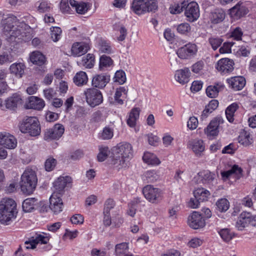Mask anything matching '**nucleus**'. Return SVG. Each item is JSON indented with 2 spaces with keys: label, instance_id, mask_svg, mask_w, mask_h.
<instances>
[{
  "label": "nucleus",
  "instance_id": "obj_1",
  "mask_svg": "<svg viewBox=\"0 0 256 256\" xmlns=\"http://www.w3.org/2000/svg\"><path fill=\"white\" fill-rule=\"evenodd\" d=\"M132 148L128 142H121L112 150V164L118 168H126L130 158L132 156Z\"/></svg>",
  "mask_w": 256,
  "mask_h": 256
},
{
  "label": "nucleus",
  "instance_id": "obj_2",
  "mask_svg": "<svg viewBox=\"0 0 256 256\" xmlns=\"http://www.w3.org/2000/svg\"><path fill=\"white\" fill-rule=\"evenodd\" d=\"M18 210L16 204L14 200L4 198L0 202V222L2 224L8 225L16 217Z\"/></svg>",
  "mask_w": 256,
  "mask_h": 256
},
{
  "label": "nucleus",
  "instance_id": "obj_3",
  "mask_svg": "<svg viewBox=\"0 0 256 256\" xmlns=\"http://www.w3.org/2000/svg\"><path fill=\"white\" fill-rule=\"evenodd\" d=\"M38 182L36 172L30 168H26L21 176L20 182L21 190L24 194H30L35 190Z\"/></svg>",
  "mask_w": 256,
  "mask_h": 256
},
{
  "label": "nucleus",
  "instance_id": "obj_4",
  "mask_svg": "<svg viewBox=\"0 0 256 256\" xmlns=\"http://www.w3.org/2000/svg\"><path fill=\"white\" fill-rule=\"evenodd\" d=\"M20 132L32 136H36L41 132L40 122L37 118L28 116L24 118L20 126Z\"/></svg>",
  "mask_w": 256,
  "mask_h": 256
},
{
  "label": "nucleus",
  "instance_id": "obj_5",
  "mask_svg": "<svg viewBox=\"0 0 256 256\" xmlns=\"http://www.w3.org/2000/svg\"><path fill=\"white\" fill-rule=\"evenodd\" d=\"M87 103L92 107L100 104L103 100L102 92L94 88H87L84 92Z\"/></svg>",
  "mask_w": 256,
  "mask_h": 256
},
{
  "label": "nucleus",
  "instance_id": "obj_6",
  "mask_svg": "<svg viewBox=\"0 0 256 256\" xmlns=\"http://www.w3.org/2000/svg\"><path fill=\"white\" fill-rule=\"evenodd\" d=\"M198 50V46L195 44L188 43L178 48L176 54L180 59L188 60L194 57Z\"/></svg>",
  "mask_w": 256,
  "mask_h": 256
},
{
  "label": "nucleus",
  "instance_id": "obj_7",
  "mask_svg": "<svg viewBox=\"0 0 256 256\" xmlns=\"http://www.w3.org/2000/svg\"><path fill=\"white\" fill-rule=\"evenodd\" d=\"M184 14L187 20L194 22L200 16V9L198 4L195 2H189L186 0Z\"/></svg>",
  "mask_w": 256,
  "mask_h": 256
},
{
  "label": "nucleus",
  "instance_id": "obj_8",
  "mask_svg": "<svg viewBox=\"0 0 256 256\" xmlns=\"http://www.w3.org/2000/svg\"><path fill=\"white\" fill-rule=\"evenodd\" d=\"M145 198L152 203H156L162 196V191L152 185H147L142 190Z\"/></svg>",
  "mask_w": 256,
  "mask_h": 256
},
{
  "label": "nucleus",
  "instance_id": "obj_9",
  "mask_svg": "<svg viewBox=\"0 0 256 256\" xmlns=\"http://www.w3.org/2000/svg\"><path fill=\"white\" fill-rule=\"evenodd\" d=\"M224 120L222 117L218 116L214 118L204 129L205 134L208 137L218 136L220 125L224 123Z\"/></svg>",
  "mask_w": 256,
  "mask_h": 256
},
{
  "label": "nucleus",
  "instance_id": "obj_10",
  "mask_svg": "<svg viewBox=\"0 0 256 256\" xmlns=\"http://www.w3.org/2000/svg\"><path fill=\"white\" fill-rule=\"evenodd\" d=\"M64 132V126L60 124H56L52 128L46 130L44 138L48 141L58 140L62 136Z\"/></svg>",
  "mask_w": 256,
  "mask_h": 256
},
{
  "label": "nucleus",
  "instance_id": "obj_11",
  "mask_svg": "<svg viewBox=\"0 0 256 256\" xmlns=\"http://www.w3.org/2000/svg\"><path fill=\"white\" fill-rule=\"evenodd\" d=\"M0 145L8 149H14L17 146L15 137L6 132H0Z\"/></svg>",
  "mask_w": 256,
  "mask_h": 256
},
{
  "label": "nucleus",
  "instance_id": "obj_12",
  "mask_svg": "<svg viewBox=\"0 0 256 256\" xmlns=\"http://www.w3.org/2000/svg\"><path fill=\"white\" fill-rule=\"evenodd\" d=\"M188 224L192 228L196 230L204 228L206 222L198 212H194L188 218Z\"/></svg>",
  "mask_w": 256,
  "mask_h": 256
},
{
  "label": "nucleus",
  "instance_id": "obj_13",
  "mask_svg": "<svg viewBox=\"0 0 256 256\" xmlns=\"http://www.w3.org/2000/svg\"><path fill=\"white\" fill-rule=\"evenodd\" d=\"M248 12L244 4L240 2L230 10V14L234 19L238 20L246 14Z\"/></svg>",
  "mask_w": 256,
  "mask_h": 256
},
{
  "label": "nucleus",
  "instance_id": "obj_14",
  "mask_svg": "<svg viewBox=\"0 0 256 256\" xmlns=\"http://www.w3.org/2000/svg\"><path fill=\"white\" fill-rule=\"evenodd\" d=\"M33 238L31 242H25L24 248L26 250L34 249L36 248V244H47L50 240L49 236L44 234H38Z\"/></svg>",
  "mask_w": 256,
  "mask_h": 256
},
{
  "label": "nucleus",
  "instance_id": "obj_15",
  "mask_svg": "<svg viewBox=\"0 0 256 256\" xmlns=\"http://www.w3.org/2000/svg\"><path fill=\"white\" fill-rule=\"evenodd\" d=\"M234 63L229 58H222L218 61L216 66V69L223 74L229 73L234 70Z\"/></svg>",
  "mask_w": 256,
  "mask_h": 256
},
{
  "label": "nucleus",
  "instance_id": "obj_16",
  "mask_svg": "<svg viewBox=\"0 0 256 256\" xmlns=\"http://www.w3.org/2000/svg\"><path fill=\"white\" fill-rule=\"evenodd\" d=\"M243 170L238 165H233L230 170L222 172L220 174L224 180H227L230 176H234V178L238 180L242 176Z\"/></svg>",
  "mask_w": 256,
  "mask_h": 256
},
{
  "label": "nucleus",
  "instance_id": "obj_17",
  "mask_svg": "<svg viewBox=\"0 0 256 256\" xmlns=\"http://www.w3.org/2000/svg\"><path fill=\"white\" fill-rule=\"evenodd\" d=\"M70 181L71 178L68 176L58 178L53 183L54 193L60 194L62 192L66 184Z\"/></svg>",
  "mask_w": 256,
  "mask_h": 256
},
{
  "label": "nucleus",
  "instance_id": "obj_18",
  "mask_svg": "<svg viewBox=\"0 0 256 256\" xmlns=\"http://www.w3.org/2000/svg\"><path fill=\"white\" fill-rule=\"evenodd\" d=\"M252 215L248 212H242L239 218L236 223V227L240 230H242L249 224L252 226Z\"/></svg>",
  "mask_w": 256,
  "mask_h": 256
},
{
  "label": "nucleus",
  "instance_id": "obj_19",
  "mask_svg": "<svg viewBox=\"0 0 256 256\" xmlns=\"http://www.w3.org/2000/svg\"><path fill=\"white\" fill-rule=\"evenodd\" d=\"M50 208L54 213L58 214L62 211L63 203L62 199L57 194L53 193L50 198Z\"/></svg>",
  "mask_w": 256,
  "mask_h": 256
},
{
  "label": "nucleus",
  "instance_id": "obj_20",
  "mask_svg": "<svg viewBox=\"0 0 256 256\" xmlns=\"http://www.w3.org/2000/svg\"><path fill=\"white\" fill-rule=\"evenodd\" d=\"M189 146L197 156H202L205 150V144L202 140L195 139L192 140L189 142Z\"/></svg>",
  "mask_w": 256,
  "mask_h": 256
},
{
  "label": "nucleus",
  "instance_id": "obj_21",
  "mask_svg": "<svg viewBox=\"0 0 256 256\" xmlns=\"http://www.w3.org/2000/svg\"><path fill=\"white\" fill-rule=\"evenodd\" d=\"M88 48V44L85 42H74L72 46V54L74 56H80L86 52Z\"/></svg>",
  "mask_w": 256,
  "mask_h": 256
},
{
  "label": "nucleus",
  "instance_id": "obj_22",
  "mask_svg": "<svg viewBox=\"0 0 256 256\" xmlns=\"http://www.w3.org/2000/svg\"><path fill=\"white\" fill-rule=\"evenodd\" d=\"M229 86L234 90H241L246 84V80L243 76H234L227 80Z\"/></svg>",
  "mask_w": 256,
  "mask_h": 256
},
{
  "label": "nucleus",
  "instance_id": "obj_23",
  "mask_svg": "<svg viewBox=\"0 0 256 256\" xmlns=\"http://www.w3.org/2000/svg\"><path fill=\"white\" fill-rule=\"evenodd\" d=\"M110 76L104 74H96L92 78V84L93 86L102 88L110 81Z\"/></svg>",
  "mask_w": 256,
  "mask_h": 256
},
{
  "label": "nucleus",
  "instance_id": "obj_24",
  "mask_svg": "<svg viewBox=\"0 0 256 256\" xmlns=\"http://www.w3.org/2000/svg\"><path fill=\"white\" fill-rule=\"evenodd\" d=\"M190 72L188 68L178 70L174 74L175 80L180 84H184L189 81Z\"/></svg>",
  "mask_w": 256,
  "mask_h": 256
},
{
  "label": "nucleus",
  "instance_id": "obj_25",
  "mask_svg": "<svg viewBox=\"0 0 256 256\" xmlns=\"http://www.w3.org/2000/svg\"><path fill=\"white\" fill-rule=\"evenodd\" d=\"M70 4L76 12L79 14H84L90 8L91 6L88 2L70 0Z\"/></svg>",
  "mask_w": 256,
  "mask_h": 256
},
{
  "label": "nucleus",
  "instance_id": "obj_26",
  "mask_svg": "<svg viewBox=\"0 0 256 256\" xmlns=\"http://www.w3.org/2000/svg\"><path fill=\"white\" fill-rule=\"evenodd\" d=\"M26 66L22 62H15L12 64L9 68L10 73L16 78H21L24 74Z\"/></svg>",
  "mask_w": 256,
  "mask_h": 256
},
{
  "label": "nucleus",
  "instance_id": "obj_27",
  "mask_svg": "<svg viewBox=\"0 0 256 256\" xmlns=\"http://www.w3.org/2000/svg\"><path fill=\"white\" fill-rule=\"evenodd\" d=\"M45 106L44 100L39 98L32 96L28 98L27 106L28 108L41 110Z\"/></svg>",
  "mask_w": 256,
  "mask_h": 256
},
{
  "label": "nucleus",
  "instance_id": "obj_28",
  "mask_svg": "<svg viewBox=\"0 0 256 256\" xmlns=\"http://www.w3.org/2000/svg\"><path fill=\"white\" fill-rule=\"evenodd\" d=\"M140 112V110L138 108H134L132 109L126 119V123L129 126L134 128L136 126L139 118Z\"/></svg>",
  "mask_w": 256,
  "mask_h": 256
},
{
  "label": "nucleus",
  "instance_id": "obj_29",
  "mask_svg": "<svg viewBox=\"0 0 256 256\" xmlns=\"http://www.w3.org/2000/svg\"><path fill=\"white\" fill-rule=\"evenodd\" d=\"M131 9L134 14L138 16L146 13L144 0H133Z\"/></svg>",
  "mask_w": 256,
  "mask_h": 256
},
{
  "label": "nucleus",
  "instance_id": "obj_30",
  "mask_svg": "<svg viewBox=\"0 0 256 256\" xmlns=\"http://www.w3.org/2000/svg\"><path fill=\"white\" fill-rule=\"evenodd\" d=\"M38 202L35 198H28L22 202V208L24 212H30L38 208Z\"/></svg>",
  "mask_w": 256,
  "mask_h": 256
},
{
  "label": "nucleus",
  "instance_id": "obj_31",
  "mask_svg": "<svg viewBox=\"0 0 256 256\" xmlns=\"http://www.w3.org/2000/svg\"><path fill=\"white\" fill-rule=\"evenodd\" d=\"M128 88L124 86H120L116 88L114 94V100L119 104H122L124 100L127 98Z\"/></svg>",
  "mask_w": 256,
  "mask_h": 256
},
{
  "label": "nucleus",
  "instance_id": "obj_32",
  "mask_svg": "<svg viewBox=\"0 0 256 256\" xmlns=\"http://www.w3.org/2000/svg\"><path fill=\"white\" fill-rule=\"evenodd\" d=\"M78 65L86 68H91L94 64L95 57L93 54H88L82 56V59L78 62Z\"/></svg>",
  "mask_w": 256,
  "mask_h": 256
},
{
  "label": "nucleus",
  "instance_id": "obj_33",
  "mask_svg": "<svg viewBox=\"0 0 256 256\" xmlns=\"http://www.w3.org/2000/svg\"><path fill=\"white\" fill-rule=\"evenodd\" d=\"M226 14L223 10L217 9L211 13L210 20L212 23L216 24L222 22Z\"/></svg>",
  "mask_w": 256,
  "mask_h": 256
},
{
  "label": "nucleus",
  "instance_id": "obj_34",
  "mask_svg": "<svg viewBox=\"0 0 256 256\" xmlns=\"http://www.w3.org/2000/svg\"><path fill=\"white\" fill-rule=\"evenodd\" d=\"M98 48L100 53L112 54L114 52V50L110 44L106 40L100 39L98 40Z\"/></svg>",
  "mask_w": 256,
  "mask_h": 256
},
{
  "label": "nucleus",
  "instance_id": "obj_35",
  "mask_svg": "<svg viewBox=\"0 0 256 256\" xmlns=\"http://www.w3.org/2000/svg\"><path fill=\"white\" fill-rule=\"evenodd\" d=\"M224 86L222 84H217L214 86H210L206 89L207 96L211 98H214L218 96V92L222 90Z\"/></svg>",
  "mask_w": 256,
  "mask_h": 256
},
{
  "label": "nucleus",
  "instance_id": "obj_36",
  "mask_svg": "<svg viewBox=\"0 0 256 256\" xmlns=\"http://www.w3.org/2000/svg\"><path fill=\"white\" fill-rule=\"evenodd\" d=\"M30 60L33 64L38 66H42L46 62L44 56L38 51H34L30 54Z\"/></svg>",
  "mask_w": 256,
  "mask_h": 256
},
{
  "label": "nucleus",
  "instance_id": "obj_37",
  "mask_svg": "<svg viewBox=\"0 0 256 256\" xmlns=\"http://www.w3.org/2000/svg\"><path fill=\"white\" fill-rule=\"evenodd\" d=\"M74 82L78 86L85 85L88 82V77L86 72L80 71L77 72L74 77Z\"/></svg>",
  "mask_w": 256,
  "mask_h": 256
},
{
  "label": "nucleus",
  "instance_id": "obj_38",
  "mask_svg": "<svg viewBox=\"0 0 256 256\" xmlns=\"http://www.w3.org/2000/svg\"><path fill=\"white\" fill-rule=\"evenodd\" d=\"M218 102L217 100H210L202 111L201 115L202 118L204 119L207 118L208 114L215 110L218 108Z\"/></svg>",
  "mask_w": 256,
  "mask_h": 256
},
{
  "label": "nucleus",
  "instance_id": "obj_39",
  "mask_svg": "<svg viewBox=\"0 0 256 256\" xmlns=\"http://www.w3.org/2000/svg\"><path fill=\"white\" fill-rule=\"evenodd\" d=\"M194 194L196 198L201 202L208 200V196H210V192L204 188H198L194 192Z\"/></svg>",
  "mask_w": 256,
  "mask_h": 256
},
{
  "label": "nucleus",
  "instance_id": "obj_40",
  "mask_svg": "<svg viewBox=\"0 0 256 256\" xmlns=\"http://www.w3.org/2000/svg\"><path fill=\"white\" fill-rule=\"evenodd\" d=\"M238 142L244 146H248L251 144L252 142V138L250 132L243 130L242 132L238 138Z\"/></svg>",
  "mask_w": 256,
  "mask_h": 256
},
{
  "label": "nucleus",
  "instance_id": "obj_41",
  "mask_svg": "<svg viewBox=\"0 0 256 256\" xmlns=\"http://www.w3.org/2000/svg\"><path fill=\"white\" fill-rule=\"evenodd\" d=\"M142 159L146 163L148 164L158 165L160 163V161L156 155L149 152L144 154Z\"/></svg>",
  "mask_w": 256,
  "mask_h": 256
},
{
  "label": "nucleus",
  "instance_id": "obj_42",
  "mask_svg": "<svg viewBox=\"0 0 256 256\" xmlns=\"http://www.w3.org/2000/svg\"><path fill=\"white\" fill-rule=\"evenodd\" d=\"M35 6L39 12H48L52 8L51 4L45 0L37 2Z\"/></svg>",
  "mask_w": 256,
  "mask_h": 256
},
{
  "label": "nucleus",
  "instance_id": "obj_43",
  "mask_svg": "<svg viewBox=\"0 0 256 256\" xmlns=\"http://www.w3.org/2000/svg\"><path fill=\"white\" fill-rule=\"evenodd\" d=\"M14 56L12 51H6L0 54V64H5L10 63L14 60Z\"/></svg>",
  "mask_w": 256,
  "mask_h": 256
},
{
  "label": "nucleus",
  "instance_id": "obj_44",
  "mask_svg": "<svg viewBox=\"0 0 256 256\" xmlns=\"http://www.w3.org/2000/svg\"><path fill=\"white\" fill-rule=\"evenodd\" d=\"M21 98L18 96H13L6 100V106L8 109H13L20 102Z\"/></svg>",
  "mask_w": 256,
  "mask_h": 256
},
{
  "label": "nucleus",
  "instance_id": "obj_45",
  "mask_svg": "<svg viewBox=\"0 0 256 256\" xmlns=\"http://www.w3.org/2000/svg\"><path fill=\"white\" fill-rule=\"evenodd\" d=\"M112 64L113 60L110 56L102 55L100 57L99 68L100 70H104L105 68L110 66Z\"/></svg>",
  "mask_w": 256,
  "mask_h": 256
},
{
  "label": "nucleus",
  "instance_id": "obj_46",
  "mask_svg": "<svg viewBox=\"0 0 256 256\" xmlns=\"http://www.w3.org/2000/svg\"><path fill=\"white\" fill-rule=\"evenodd\" d=\"M146 13L154 12L158 9V0H144Z\"/></svg>",
  "mask_w": 256,
  "mask_h": 256
},
{
  "label": "nucleus",
  "instance_id": "obj_47",
  "mask_svg": "<svg viewBox=\"0 0 256 256\" xmlns=\"http://www.w3.org/2000/svg\"><path fill=\"white\" fill-rule=\"evenodd\" d=\"M238 108L236 103H233L228 106L226 110V115L227 120L230 122H232L234 120V114Z\"/></svg>",
  "mask_w": 256,
  "mask_h": 256
},
{
  "label": "nucleus",
  "instance_id": "obj_48",
  "mask_svg": "<svg viewBox=\"0 0 256 256\" xmlns=\"http://www.w3.org/2000/svg\"><path fill=\"white\" fill-rule=\"evenodd\" d=\"M186 0L180 4H174L170 7V12L172 14H178L182 12L185 8Z\"/></svg>",
  "mask_w": 256,
  "mask_h": 256
},
{
  "label": "nucleus",
  "instance_id": "obj_49",
  "mask_svg": "<svg viewBox=\"0 0 256 256\" xmlns=\"http://www.w3.org/2000/svg\"><path fill=\"white\" fill-rule=\"evenodd\" d=\"M216 208L220 212H226L230 207V203L226 198H221L216 202Z\"/></svg>",
  "mask_w": 256,
  "mask_h": 256
},
{
  "label": "nucleus",
  "instance_id": "obj_50",
  "mask_svg": "<svg viewBox=\"0 0 256 256\" xmlns=\"http://www.w3.org/2000/svg\"><path fill=\"white\" fill-rule=\"evenodd\" d=\"M62 30L58 26L50 28V38L54 42H57L61 38Z\"/></svg>",
  "mask_w": 256,
  "mask_h": 256
},
{
  "label": "nucleus",
  "instance_id": "obj_51",
  "mask_svg": "<svg viewBox=\"0 0 256 256\" xmlns=\"http://www.w3.org/2000/svg\"><path fill=\"white\" fill-rule=\"evenodd\" d=\"M177 32L181 34L187 35L191 31V27L190 25L186 22L182 23L176 26Z\"/></svg>",
  "mask_w": 256,
  "mask_h": 256
},
{
  "label": "nucleus",
  "instance_id": "obj_52",
  "mask_svg": "<svg viewBox=\"0 0 256 256\" xmlns=\"http://www.w3.org/2000/svg\"><path fill=\"white\" fill-rule=\"evenodd\" d=\"M128 244L126 242H122L118 244L115 246V253L118 256H121L124 254L128 250Z\"/></svg>",
  "mask_w": 256,
  "mask_h": 256
},
{
  "label": "nucleus",
  "instance_id": "obj_53",
  "mask_svg": "<svg viewBox=\"0 0 256 256\" xmlns=\"http://www.w3.org/2000/svg\"><path fill=\"white\" fill-rule=\"evenodd\" d=\"M99 153L97 158L99 162L104 161L110 154V150L107 146H100L99 148Z\"/></svg>",
  "mask_w": 256,
  "mask_h": 256
},
{
  "label": "nucleus",
  "instance_id": "obj_54",
  "mask_svg": "<svg viewBox=\"0 0 256 256\" xmlns=\"http://www.w3.org/2000/svg\"><path fill=\"white\" fill-rule=\"evenodd\" d=\"M219 234L222 239L226 242L230 241L234 236V234L230 232V230L228 228H224L221 230L219 232Z\"/></svg>",
  "mask_w": 256,
  "mask_h": 256
},
{
  "label": "nucleus",
  "instance_id": "obj_55",
  "mask_svg": "<svg viewBox=\"0 0 256 256\" xmlns=\"http://www.w3.org/2000/svg\"><path fill=\"white\" fill-rule=\"evenodd\" d=\"M208 42L214 50H216L223 42V40L218 37H210L208 38Z\"/></svg>",
  "mask_w": 256,
  "mask_h": 256
},
{
  "label": "nucleus",
  "instance_id": "obj_56",
  "mask_svg": "<svg viewBox=\"0 0 256 256\" xmlns=\"http://www.w3.org/2000/svg\"><path fill=\"white\" fill-rule=\"evenodd\" d=\"M70 6V0H62L60 3L61 11L64 14H70L72 10Z\"/></svg>",
  "mask_w": 256,
  "mask_h": 256
},
{
  "label": "nucleus",
  "instance_id": "obj_57",
  "mask_svg": "<svg viewBox=\"0 0 256 256\" xmlns=\"http://www.w3.org/2000/svg\"><path fill=\"white\" fill-rule=\"evenodd\" d=\"M56 164V160L52 157H49L46 161L44 166L46 171L52 170Z\"/></svg>",
  "mask_w": 256,
  "mask_h": 256
},
{
  "label": "nucleus",
  "instance_id": "obj_58",
  "mask_svg": "<svg viewBox=\"0 0 256 256\" xmlns=\"http://www.w3.org/2000/svg\"><path fill=\"white\" fill-rule=\"evenodd\" d=\"M126 80V76L123 70H118L114 75V81L120 84H123Z\"/></svg>",
  "mask_w": 256,
  "mask_h": 256
},
{
  "label": "nucleus",
  "instance_id": "obj_59",
  "mask_svg": "<svg viewBox=\"0 0 256 256\" xmlns=\"http://www.w3.org/2000/svg\"><path fill=\"white\" fill-rule=\"evenodd\" d=\"M201 174L204 182L212 183L216 178L215 174L210 171H206L203 172V174L201 173Z\"/></svg>",
  "mask_w": 256,
  "mask_h": 256
},
{
  "label": "nucleus",
  "instance_id": "obj_60",
  "mask_svg": "<svg viewBox=\"0 0 256 256\" xmlns=\"http://www.w3.org/2000/svg\"><path fill=\"white\" fill-rule=\"evenodd\" d=\"M114 132L112 129L108 127H106L104 128L101 134L100 138L102 140H110L112 138Z\"/></svg>",
  "mask_w": 256,
  "mask_h": 256
},
{
  "label": "nucleus",
  "instance_id": "obj_61",
  "mask_svg": "<svg viewBox=\"0 0 256 256\" xmlns=\"http://www.w3.org/2000/svg\"><path fill=\"white\" fill-rule=\"evenodd\" d=\"M84 156V153L82 151L80 150H76L72 153H70L68 156V160L72 161L78 160L82 158Z\"/></svg>",
  "mask_w": 256,
  "mask_h": 256
},
{
  "label": "nucleus",
  "instance_id": "obj_62",
  "mask_svg": "<svg viewBox=\"0 0 256 256\" xmlns=\"http://www.w3.org/2000/svg\"><path fill=\"white\" fill-rule=\"evenodd\" d=\"M198 122L197 118L194 116H192L190 118L187 122V126L189 129L194 130L198 127Z\"/></svg>",
  "mask_w": 256,
  "mask_h": 256
},
{
  "label": "nucleus",
  "instance_id": "obj_63",
  "mask_svg": "<svg viewBox=\"0 0 256 256\" xmlns=\"http://www.w3.org/2000/svg\"><path fill=\"white\" fill-rule=\"evenodd\" d=\"M242 34L243 32L242 29L239 27H237L232 32L230 36L234 39L238 40H241Z\"/></svg>",
  "mask_w": 256,
  "mask_h": 256
},
{
  "label": "nucleus",
  "instance_id": "obj_64",
  "mask_svg": "<svg viewBox=\"0 0 256 256\" xmlns=\"http://www.w3.org/2000/svg\"><path fill=\"white\" fill-rule=\"evenodd\" d=\"M115 205L114 200L112 199H108L106 200L104 204V214L110 213V211L111 209L114 208Z\"/></svg>",
  "mask_w": 256,
  "mask_h": 256
}]
</instances>
